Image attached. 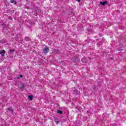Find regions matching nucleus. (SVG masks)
<instances>
[{
    "instance_id": "1",
    "label": "nucleus",
    "mask_w": 126,
    "mask_h": 126,
    "mask_svg": "<svg viewBox=\"0 0 126 126\" xmlns=\"http://www.w3.org/2000/svg\"><path fill=\"white\" fill-rule=\"evenodd\" d=\"M49 52V49L48 48H45L43 49V53L44 54H47Z\"/></svg>"
},
{
    "instance_id": "2",
    "label": "nucleus",
    "mask_w": 126,
    "mask_h": 126,
    "mask_svg": "<svg viewBox=\"0 0 126 126\" xmlns=\"http://www.w3.org/2000/svg\"><path fill=\"white\" fill-rule=\"evenodd\" d=\"M107 1H104V2H100V4H101V5H105V4H107Z\"/></svg>"
},
{
    "instance_id": "3",
    "label": "nucleus",
    "mask_w": 126,
    "mask_h": 126,
    "mask_svg": "<svg viewBox=\"0 0 126 126\" xmlns=\"http://www.w3.org/2000/svg\"><path fill=\"white\" fill-rule=\"evenodd\" d=\"M28 98L31 101H32V100L33 99V96H32V95H29Z\"/></svg>"
},
{
    "instance_id": "4",
    "label": "nucleus",
    "mask_w": 126,
    "mask_h": 126,
    "mask_svg": "<svg viewBox=\"0 0 126 126\" xmlns=\"http://www.w3.org/2000/svg\"><path fill=\"white\" fill-rule=\"evenodd\" d=\"M5 53V51L4 50H2L0 52V55H2V54H4Z\"/></svg>"
},
{
    "instance_id": "5",
    "label": "nucleus",
    "mask_w": 126,
    "mask_h": 126,
    "mask_svg": "<svg viewBox=\"0 0 126 126\" xmlns=\"http://www.w3.org/2000/svg\"><path fill=\"white\" fill-rule=\"evenodd\" d=\"M57 113H58V114H60V115H62V114H63V111H62L61 110H58Z\"/></svg>"
},
{
    "instance_id": "6",
    "label": "nucleus",
    "mask_w": 126,
    "mask_h": 126,
    "mask_svg": "<svg viewBox=\"0 0 126 126\" xmlns=\"http://www.w3.org/2000/svg\"><path fill=\"white\" fill-rule=\"evenodd\" d=\"M74 93H75L76 95H77L78 94V93H77V90L75 89V90L74 91Z\"/></svg>"
},
{
    "instance_id": "7",
    "label": "nucleus",
    "mask_w": 126,
    "mask_h": 126,
    "mask_svg": "<svg viewBox=\"0 0 126 126\" xmlns=\"http://www.w3.org/2000/svg\"><path fill=\"white\" fill-rule=\"evenodd\" d=\"M8 111H10L12 113L13 112V110L11 108H7Z\"/></svg>"
},
{
    "instance_id": "8",
    "label": "nucleus",
    "mask_w": 126,
    "mask_h": 126,
    "mask_svg": "<svg viewBox=\"0 0 126 126\" xmlns=\"http://www.w3.org/2000/svg\"><path fill=\"white\" fill-rule=\"evenodd\" d=\"M25 40L26 41H29V37H26L25 38Z\"/></svg>"
},
{
    "instance_id": "9",
    "label": "nucleus",
    "mask_w": 126,
    "mask_h": 126,
    "mask_svg": "<svg viewBox=\"0 0 126 126\" xmlns=\"http://www.w3.org/2000/svg\"><path fill=\"white\" fill-rule=\"evenodd\" d=\"M13 52H14V49L10 50V53H13Z\"/></svg>"
},
{
    "instance_id": "10",
    "label": "nucleus",
    "mask_w": 126,
    "mask_h": 126,
    "mask_svg": "<svg viewBox=\"0 0 126 126\" xmlns=\"http://www.w3.org/2000/svg\"><path fill=\"white\" fill-rule=\"evenodd\" d=\"M10 1L12 3H13V2H15V1H14V0H10Z\"/></svg>"
},
{
    "instance_id": "11",
    "label": "nucleus",
    "mask_w": 126,
    "mask_h": 126,
    "mask_svg": "<svg viewBox=\"0 0 126 126\" xmlns=\"http://www.w3.org/2000/svg\"><path fill=\"white\" fill-rule=\"evenodd\" d=\"M24 88V85H22V86L21 87V88L22 89Z\"/></svg>"
},
{
    "instance_id": "12",
    "label": "nucleus",
    "mask_w": 126,
    "mask_h": 126,
    "mask_svg": "<svg viewBox=\"0 0 126 126\" xmlns=\"http://www.w3.org/2000/svg\"><path fill=\"white\" fill-rule=\"evenodd\" d=\"M55 123H56L57 125H58V124H59V121H55Z\"/></svg>"
},
{
    "instance_id": "13",
    "label": "nucleus",
    "mask_w": 126,
    "mask_h": 126,
    "mask_svg": "<svg viewBox=\"0 0 126 126\" xmlns=\"http://www.w3.org/2000/svg\"><path fill=\"white\" fill-rule=\"evenodd\" d=\"M77 1H78V2H80V0H76Z\"/></svg>"
},
{
    "instance_id": "14",
    "label": "nucleus",
    "mask_w": 126,
    "mask_h": 126,
    "mask_svg": "<svg viewBox=\"0 0 126 126\" xmlns=\"http://www.w3.org/2000/svg\"><path fill=\"white\" fill-rule=\"evenodd\" d=\"M23 76H22V75H20V77H23Z\"/></svg>"
},
{
    "instance_id": "15",
    "label": "nucleus",
    "mask_w": 126,
    "mask_h": 126,
    "mask_svg": "<svg viewBox=\"0 0 126 126\" xmlns=\"http://www.w3.org/2000/svg\"><path fill=\"white\" fill-rule=\"evenodd\" d=\"M1 56H2V57H3V54H1Z\"/></svg>"
},
{
    "instance_id": "16",
    "label": "nucleus",
    "mask_w": 126,
    "mask_h": 126,
    "mask_svg": "<svg viewBox=\"0 0 126 126\" xmlns=\"http://www.w3.org/2000/svg\"><path fill=\"white\" fill-rule=\"evenodd\" d=\"M2 108L4 107V105H2Z\"/></svg>"
},
{
    "instance_id": "17",
    "label": "nucleus",
    "mask_w": 126,
    "mask_h": 126,
    "mask_svg": "<svg viewBox=\"0 0 126 126\" xmlns=\"http://www.w3.org/2000/svg\"><path fill=\"white\" fill-rule=\"evenodd\" d=\"M15 4H16V3L15 2Z\"/></svg>"
}]
</instances>
